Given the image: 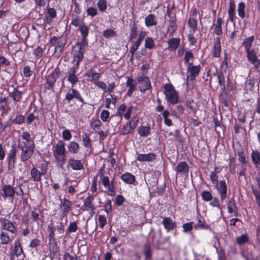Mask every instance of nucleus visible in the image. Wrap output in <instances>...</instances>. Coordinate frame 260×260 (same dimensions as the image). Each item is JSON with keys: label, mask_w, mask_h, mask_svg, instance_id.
I'll return each mask as SVG.
<instances>
[{"label": "nucleus", "mask_w": 260, "mask_h": 260, "mask_svg": "<svg viewBox=\"0 0 260 260\" xmlns=\"http://www.w3.org/2000/svg\"><path fill=\"white\" fill-rule=\"evenodd\" d=\"M254 39V36L245 38L242 43V46L244 48L249 62L254 66L257 72H260V59L257 57L256 51L252 48Z\"/></svg>", "instance_id": "f257e3e1"}, {"label": "nucleus", "mask_w": 260, "mask_h": 260, "mask_svg": "<svg viewBox=\"0 0 260 260\" xmlns=\"http://www.w3.org/2000/svg\"><path fill=\"white\" fill-rule=\"evenodd\" d=\"M66 152V150L64 143L62 140L58 141L55 146L53 154L55 162L57 167L60 169L63 168L67 161Z\"/></svg>", "instance_id": "f03ea898"}, {"label": "nucleus", "mask_w": 260, "mask_h": 260, "mask_svg": "<svg viewBox=\"0 0 260 260\" xmlns=\"http://www.w3.org/2000/svg\"><path fill=\"white\" fill-rule=\"evenodd\" d=\"M61 71L57 66L48 75L44 77V90H53L55 87L57 79L61 75Z\"/></svg>", "instance_id": "7ed1b4c3"}, {"label": "nucleus", "mask_w": 260, "mask_h": 260, "mask_svg": "<svg viewBox=\"0 0 260 260\" xmlns=\"http://www.w3.org/2000/svg\"><path fill=\"white\" fill-rule=\"evenodd\" d=\"M18 147L21 150L20 160L24 162L28 161L32 156L34 153L35 145L32 141L31 143L27 144L23 142L19 144Z\"/></svg>", "instance_id": "20e7f679"}, {"label": "nucleus", "mask_w": 260, "mask_h": 260, "mask_svg": "<svg viewBox=\"0 0 260 260\" xmlns=\"http://www.w3.org/2000/svg\"><path fill=\"white\" fill-rule=\"evenodd\" d=\"M164 93L168 104L174 105L178 103V93L171 83L164 85Z\"/></svg>", "instance_id": "39448f33"}, {"label": "nucleus", "mask_w": 260, "mask_h": 260, "mask_svg": "<svg viewBox=\"0 0 260 260\" xmlns=\"http://www.w3.org/2000/svg\"><path fill=\"white\" fill-rule=\"evenodd\" d=\"M139 122V118L137 116H134L131 120L122 125L119 131L120 136H126L133 134Z\"/></svg>", "instance_id": "423d86ee"}, {"label": "nucleus", "mask_w": 260, "mask_h": 260, "mask_svg": "<svg viewBox=\"0 0 260 260\" xmlns=\"http://www.w3.org/2000/svg\"><path fill=\"white\" fill-rule=\"evenodd\" d=\"M67 42V40L62 36H53L50 38L49 43L54 46V54L56 56L59 57L61 55Z\"/></svg>", "instance_id": "0eeeda50"}, {"label": "nucleus", "mask_w": 260, "mask_h": 260, "mask_svg": "<svg viewBox=\"0 0 260 260\" xmlns=\"http://www.w3.org/2000/svg\"><path fill=\"white\" fill-rule=\"evenodd\" d=\"M78 68L72 67L70 68L67 73L66 76L62 79V86H64V79L67 78V81L72 85L73 87L79 82V78L77 74V71Z\"/></svg>", "instance_id": "6e6552de"}, {"label": "nucleus", "mask_w": 260, "mask_h": 260, "mask_svg": "<svg viewBox=\"0 0 260 260\" xmlns=\"http://www.w3.org/2000/svg\"><path fill=\"white\" fill-rule=\"evenodd\" d=\"M187 67V80L189 82L196 81V77L199 75L201 70L200 64L194 65L193 63L189 64Z\"/></svg>", "instance_id": "1a4fd4ad"}, {"label": "nucleus", "mask_w": 260, "mask_h": 260, "mask_svg": "<svg viewBox=\"0 0 260 260\" xmlns=\"http://www.w3.org/2000/svg\"><path fill=\"white\" fill-rule=\"evenodd\" d=\"M48 164H42L41 170L40 171L36 167H33L30 170V175L31 179L34 181L37 182H41L42 180V175L46 174L47 171Z\"/></svg>", "instance_id": "9d476101"}, {"label": "nucleus", "mask_w": 260, "mask_h": 260, "mask_svg": "<svg viewBox=\"0 0 260 260\" xmlns=\"http://www.w3.org/2000/svg\"><path fill=\"white\" fill-rule=\"evenodd\" d=\"M17 150L14 145L12 146L7 156L8 169L9 173H13L16 163Z\"/></svg>", "instance_id": "9b49d317"}, {"label": "nucleus", "mask_w": 260, "mask_h": 260, "mask_svg": "<svg viewBox=\"0 0 260 260\" xmlns=\"http://www.w3.org/2000/svg\"><path fill=\"white\" fill-rule=\"evenodd\" d=\"M137 81L140 84L139 90L142 93H145L147 90H150L152 88L149 77L145 75L139 76L137 78Z\"/></svg>", "instance_id": "f8f14e48"}, {"label": "nucleus", "mask_w": 260, "mask_h": 260, "mask_svg": "<svg viewBox=\"0 0 260 260\" xmlns=\"http://www.w3.org/2000/svg\"><path fill=\"white\" fill-rule=\"evenodd\" d=\"M74 99H75L78 101L82 103L83 106L85 104L84 99L83 98L80 91L76 88L72 87L70 92H68L65 96L64 100L67 101L68 103H70Z\"/></svg>", "instance_id": "ddd939ff"}, {"label": "nucleus", "mask_w": 260, "mask_h": 260, "mask_svg": "<svg viewBox=\"0 0 260 260\" xmlns=\"http://www.w3.org/2000/svg\"><path fill=\"white\" fill-rule=\"evenodd\" d=\"M0 224L2 230L13 234L17 233V227L11 220L5 218H0Z\"/></svg>", "instance_id": "4468645a"}, {"label": "nucleus", "mask_w": 260, "mask_h": 260, "mask_svg": "<svg viewBox=\"0 0 260 260\" xmlns=\"http://www.w3.org/2000/svg\"><path fill=\"white\" fill-rule=\"evenodd\" d=\"M100 182L105 188L108 189L109 195L114 196L115 194V186L114 183V179L110 181L109 177L108 175L103 177L100 179Z\"/></svg>", "instance_id": "2eb2a0df"}, {"label": "nucleus", "mask_w": 260, "mask_h": 260, "mask_svg": "<svg viewBox=\"0 0 260 260\" xmlns=\"http://www.w3.org/2000/svg\"><path fill=\"white\" fill-rule=\"evenodd\" d=\"M24 254L23 249L20 240H15L13 247L11 248L10 252V257L13 258L14 256L19 257Z\"/></svg>", "instance_id": "dca6fc26"}, {"label": "nucleus", "mask_w": 260, "mask_h": 260, "mask_svg": "<svg viewBox=\"0 0 260 260\" xmlns=\"http://www.w3.org/2000/svg\"><path fill=\"white\" fill-rule=\"evenodd\" d=\"M93 200L94 196L92 194H89L84 200L83 204L81 208V210L83 211L89 210L91 213H93L96 209L93 203Z\"/></svg>", "instance_id": "f3484780"}, {"label": "nucleus", "mask_w": 260, "mask_h": 260, "mask_svg": "<svg viewBox=\"0 0 260 260\" xmlns=\"http://www.w3.org/2000/svg\"><path fill=\"white\" fill-rule=\"evenodd\" d=\"M72 203L69 200L63 198L60 200V209L62 213L61 218L67 217L72 209Z\"/></svg>", "instance_id": "a211bd4d"}, {"label": "nucleus", "mask_w": 260, "mask_h": 260, "mask_svg": "<svg viewBox=\"0 0 260 260\" xmlns=\"http://www.w3.org/2000/svg\"><path fill=\"white\" fill-rule=\"evenodd\" d=\"M57 17L56 11L53 8L48 7L44 14L43 22L45 24L50 25L54 19Z\"/></svg>", "instance_id": "6ab92c4d"}, {"label": "nucleus", "mask_w": 260, "mask_h": 260, "mask_svg": "<svg viewBox=\"0 0 260 260\" xmlns=\"http://www.w3.org/2000/svg\"><path fill=\"white\" fill-rule=\"evenodd\" d=\"M15 194V189L10 185L5 184L2 186L1 194L4 199H6L8 198H10L13 199Z\"/></svg>", "instance_id": "aec40b11"}, {"label": "nucleus", "mask_w": 260, "mask_h": 260, "mask_svg": "<svg viewBox=\"0 0 260 260\" xmlns=\"http://www.w3.org/2000/svg\"><path fill=\"white\" fill-rule=\"evenodd\" d=\"M221 52V46L220 43V38L217 37L216 42L214 44L211 51V54L213 57L219 58L220 56Z\"/></svg>", "instance_id": "412c9836"}, {"label": "nucleus", "mask_w": 260, "mask_h": 260, "mask_svg": "<svg viewBox=\"0 0 260 260\" xmlns=\"http://www.w3.org/2000/svg\"><path fill=\"white\" fill-rule=\"evenodd\" d=\"M220 196V200L223 201L227 197L228 187L225 180H221L217 188H216Z\"/></svg>", "instance_id": "4be33fe9"}, {"label": "nucleus", "mask_w": 260, "mask_h": 260, "mask_svg": "<svg viewBox=\"0 0 260 260\" xmlns=\"http://www.w3.org/2000/svg\"><path fill=\"white\" fill-rule=\"evenodd\" d=\"M12 86L13 87V90L9 92V96L11 98L14 102H20L22 99L23 92L18 89V85L15 87L12 85Z\"/></svg>", "instance_id": "5701e85b"}, {"label": "nucleus", "mask_w": 260, "mask_h": 260, "mask_svg": "<svg viewBox=\"0 0 260 260\" xmlns=\"http://www.w3.org/2000/svg\"><path fill=\"white\" fill-rule=\"evenodd\" d=\"M85 76L88 78L89 81L94 83L100 78L101 74L91 68L86 72Z\"/></svg>", "instance_id": "b1692460"}, {"label": "nucleus", "mask_w": 260, "mask_h": 260, "mask_svg": "<svg viewBox=\"0 0 260 260\" xmlns=\"http://www.w3.org/2000/svg\"><path fill=\"white\" fill-rule=\"evenodd\" d=\"M126 86L128 87L125 96L130 97L132 95L134 91L136 89L137 83L131 77H128L126 82Z\"/></svg>", "instance_id": "393cba45"}, {"label": "nucleus", "mask_w": 260, "mask_h": 260, "mask_svg": "<svg viewBox=\"0 0 260 260\" xmlns=\"http://www.w3.org/2000/svg\"><path fill=\"white\" fill-rule=\"evenodd\" d=\"M68 166L73 170L80 171L84 169L83 164L79 159L70 158L68 160Z\"/></svg>", "instance_id": "a878e982"}, {"label": "nucleus", "mask_w": 260, "mask_h": 260, "mask_svg": "<svg viewBox=\"0 0 260 260\" xmlns=\"http://www.w3.org/2000/svg\"><path fill=\"white\" fill-rule=\"evenodd\" d=\"M89 29L90 28L89 26L86 25L84 22L81 23V25L79 26V30L82 36L81 40H82L84 43H86V42H88L87 37L89 34Z\"/></svg>", "instance_id": "bb28decb"}, {"label": "nucleus", "mask_w": 260, "mask_h": 260, "mask_svg": "<svg viewBox=\"0 0 260 260\" xmlns=\"http://www.w3.org/2000/svg\"><path fill=\"white\" fill-rule=\"evenodd\" d=\"M156 159V155L154 153L140 154L137 157V160L140 162L153 161Z\"/></svg>", "instance_id": "cd10ccee"}, {"label": "nucleus", "mask_w": 260, "mask_h": 260, "mask_svg": "<svg viewBox=\"0 0 260 260\" xmlns=\"http://www.w3.org/2000/svg\"><path fill=\"white\" fill-rule=\"evenodd\" d=\"M162 224H163L165 229L167 232L173 230L176 228V222L169 217H166L164 218L162 221Z\"/></svg>", "instance_id": "c85d7f7f"}, {"label": "nucleus", "mask_w": 260, "mask_h": 260, "mask_svg": "<svg viewBox=\"0 0 260 260\" xmlns=\"http://www.w3.org/2000/svg\"><path fill=\"white\" fill-rule=\"evenodd\" d=\"M120 178L123 182L129 185H135L136 182L135 176L128 172L122 174Z\"/></svg>", "instance_id": "c756f323"}, {"label": "nucleus", "mask_w": 260, "mask_h": 260, "mask_svg": "<svg viewBox=\"0 0 260 260\" xmlns=\"http://www.w3.org/2000/svg\"><path fill=\"white\" fill-rule=\"evenodd\" d=\"M47 230L49 232L48 234V239H49V244L50 246L51 245L54 244L55 246L56 245V239L55 238V229L54 228L53 224L52 223H50L47 226Z\"/></svg>", "instance_id": "7c9ffc66"}, {"label": "nucleus", "mask_w": 260, "mask_h": 260, "mask_svg": "<svg viewBox=\"0 0 260 260\" xmlns=\"http://www.w3.org/2000/svg\"><path fill=\"white\" fill-rule=\"evenodd\" d=\"M228 212L230 214L234 213L236 217L238 216V211L236 203L234 197L231 198L228 204Z\"/></svg>", "instance_id": "2f4dec72"}, {"label": "nucleus", "mask_w": 260, "mask_h": 260, "mask_svg": "<svg viewBox=\"0 0 260 260\" xmlns=\"http://www.w3.org/2000/svg\"><path fill=\"white\" fill-rule=\"evenodd\" d=\"M236 5L233 0L229 2V7L228 11V20L231 22H234L236 14Z\"/></svg>", "instance_id": "473e14b6"}, {"label": "nucleus", "mask_w": 260, "mask_h": 260, "mask_svg": "<svg viewBox=\"0 0 260 260\" xmlns=\"http://www.w3.org/2000/svg\"><path fill=\"white\" fill-rule=\"evenodd\" d=\"M175 171L181 175L187 174L189 171V167L185 161L179 162L175 169Z\"/></svg>", "instance_id": "72a5a7b5"}, {"label": "nucleus", "mask_w": 260, "mask_h": 260, "mask_svg": "<svg viewBox=\"0 0 260 260\" xmlns=\"http://www.w3.org/2000/svg\"><path fill=\"white\" fill-rule=\"evenodd\" d=\"M223 23V19L221 17H218L216 23H214L212 27H214V34L217 36H220L222 34V24Z\"/></svg>", "instance_id": "f704fd0d"}, {"label": "nucleus", "mask_w": 260, "mask_h": 260, "mask_svg": "<svg viewBox=\"0 0 260 260\" xmlns=\"http://www.w3.org/2000/svg\"><path fill=\"white\" fill-rule=\"evenodd\" d=\"M138 28L137 24L134 23L130 28V32L128 37L129 42L132 43L134 42V40L138 36Z\"/></svg>", "instance_id": "c9c22d12"}, {"label": "nucleus", "mask_w": 260, "mask_h": 260, "mask_svg": "<svg viewBox=\"0 0 260 260\" xmlns=\"http://www.w3.org/2000/svg\"><path fill=\"white\" fill-rule=\"evenodd\" d=\"M67 147L69 152L72 154H78L79 152L80 145L77 142L74 141L70 142Z\"/></svg>", "instance_id": "e433bc0d"}, {"label": "nucleus", "mask_w": 260, "mask_h": 260, "mask_svg": "<svg viewBox=\"0 0 260 260\" xmlns=\"http://www.w3.org/2000/svg\"><path fill=\"white\" fill-rule=\"evenodd\" d=\"M145 24L147 27L156 25L157 24V20L155 15L150 14L146 16L145 18Z\"/></svg>", "instance_id": "4c0bfd02"}, {"label": "nucleus", "mask_w": 260, "mask_h": 260, "mask_svg": "<svg viewBox=\"0 0 260 260\" xmlns=\"http://www.w3.org/2000/svg\"><path fill=\"white\" fill-rule=\"evenodd\" d=\"M168 49L170 51H174L178 47L180 44V39L179 38H173L169 39L168 42Z\"/></svg>", "instance_id": "58836bf2"}, {"label": "nucleus", "mask_w": 260, "mask_h": 260, "mask_svg": "<svg viewBox=\"0 0 260 260\" xmlns=\"http://www.w3.org/2000/svg\"><path fill=\"white\" fill-rule=\"evenodd\" d=\"M169 24L167 27V32L170 37H172L177 29L176 20H169Z\"/></svg>", "instance_id": "ea45409f"}, {"label": "nucleus", "mask_w": 260, "mask_h": 260, "mask_svg": "<svg viewBox=\"0 0 260 260\" xmlns=\"http://www.w3.org/2000/svg\"><path fill=\"white\" fill-rule=\"evenodd\" d=\"M213 75L217 77L218 84L221 86L223 87V89H225V86L224 85L225 83V78L223 74V73L222 71H216V73L213 74Z\"/></svg>", "instance_id": "a19ab883"}, {"label": "nucleus", "mask_w": 260, "mask_h": 260, "mask_svg": "<svg viewBox=\"0 0 260 260\" xmlns=\"http://www.w3.org/2000/svg\"><path fill=\"white\" fill-rule=\"evenodd\" d=\"M251 160L256 167H260V152L258 150H252L251 154Z\"/></svg>", "instance_id": "79ce46f5"}, {"label": "nucleus", "mask_w": 260, "mask_h": 260, "mask_svg": "<svg viewBox=\"0 0 260 260\" xmlns=\"http://www.w3.org/2000/svg\"><path fill=\"white\" fill-rule=\"evenodd\" d=\"M139 135L143 137H146L151 134V127L148 126H140L138 129Z\"/></svg>", "instance_id": "37998d69"}, {"label": "nucleus", "mask_w": 260, "mask_h": 260, "mask_svg": "<svg viewBox=\"0 0 260 260\" xmlns=\"http://www.w3.org/2000/svg\"><path fill=\"white\" fill-rule=\"evenodd\" d=\"M230 60V58L228 57V53L224 52L223 59L221 61L220 64V69L221 70H223L224 72H226V71L228 69Z\"/></svg>", "instance_id": "c03bdc74"}, {"label": "nucleus", "mask_w": 260, "mask_h": 260, "mask_svg": "<svg viewBox=\"0 0 260 260\" xmlns=\"http://www.w3.org/2000/svg\"><path fill=\"white\" fill-rule=\"evenodd\" d=\"M194 59V55L191 51H186L185 52L184 57L183 58L185 64L188 66L189 64L193 63L192 62Z\"/></svg>", "instance_id": "a18cd8bd"}, {"label": "nucleus", "mask_w": 260, "mask_h": 260, "mask_svg": "<svg viewBox=\"0 0 260 260\" xmlns=\"http://www.w3.org/2000/svg\"><path fill=\"white\" fill-rule=\"evenodd\" d=\"M144 254L146 260H150L152 257V251L150 244L146 242L144 245Z\"/></svg>", "instance_id": "49530a36"}, {"label": "nucleus", "mask_w": 260, "mask_h": 260, "mask_svg": "<svg viewBox=\"0 0 260 260\" xmlns=\"http://www.w3.org/2000/svg\"><path fill=\"white\" fill-rule=\"evenodd\" d=\"M82 138L84 146L86 148L91 149L92 148L91 140L89 136L86 133H83Z\"/></svg>", "instance_id": "de8ad7c7"}, {"label": "nucleus", "mask_w": 260, "mask_h": 260, "mask_svg": "<svg viewBox=\"0 0 260 260\" xmlns=\"http://www.w3.org/2000/svg\"><path fill=\"white\" fill-rule=\"evenodd\" d=\"M84 57V54L75 51L73 54V62H75V64L73 67L78 68L80 63L82 61Z\"/></svg>", "instance_id": "09e8293b"}, {"label": "nucleus", "mask_w": 260, "mask_h": 260, "mask_svg": "<svg viewBox=\"0 0 260 260\" xmlns=\"http://www.w3.org/2000/svg\"><path fill=\"white\" fill-rule=\"evenodd\" d=\"M175 8L174 5H173L171 7L168 6L167 8V15L170 18L169 20H177Z\"/></svg>", "instance_id": "8fccbe9b"}, {"label": "nucleus", "mask_w": 260, "mask_h": 260, "mask_svg": "<svg viewBox=\"0 0 260 260\" xmlns=\"http://www.w3.org/2000/svg\"><path fill=\"white\" fill-rule=\"evenodd\" d=\"M188 24L191 29L190 32L193 33L198 29L197 20L195 18L189 17L188 20Z\"/></svg>", "instance_id": "3c124183"}, {"label": "nucleus", "mask_w": 260, "mask_h": 260, "mask_svg": "<svg viewBox=\"0 0 260 260\" xmlns=\"http://www.w3.org/2000/svg\"><path fill=\"white\" fill-rule=\"evenodd\" d=\"M1 243L3 245L8 244L11 240L10 236L8 233L2 232L0 234Z\"/></svg>", "instance_id": "603ef678"}, {"label": "nucleus", "mask_w": 260, "mask_h": 260, "mask_svg": "<svg viewBox=\"0 0 260 260\" xmlns=\"http://www.w3.org/2000/svg\"><path fill=\"white\" fill-rule=\"evenodd\" d=\"M88 44V42H86V43L83 42L82 40H81L80 42H77L76 43V46L77 49L75 51L84 54L85 51V47L87 46Z\"/></svg>", "instance_id": "864d4df0"}, {"label": "nucleus", "mask_w": 260, "mask_h": 260, "mask_svg": "<svg viewBox=\"0 0 260 260\" xmlns=\"http://www.w3.org/2000/svg\"><path fill=\"white\" fill-rule=\"evenodd\" d=\"M194 228L196 229L200 228L204 230H208L209 229V225L206 223L204 219H200L198 220V222L194 225Z\"/></svg>", "instance_id": "5fc2aeb1"}, {"label": "nucleus", "mask_w": 260, "mask_h": 260, "mask_svg": "<svg viewBox=\"0 0 260 260\" xmlns=\"http://www.w3.org/2000/svg\"><path fill=\"white\" fill-rule=\"evenodd\" d=\"M245 4L244 2H240L238 5V16L243 19L245 17Z\"/></svg>", "instance_id": "6e6d98bb"}, {"label": "nucleus", "mask_w": 260, "mask_h": 260, "mask_svg": "<svg viewBox=\"0 0 260 260\" xmlns=\"http://www.w3.org/2000/svg\"><path fill=\"white\" fill-rule=\"evenodd\" d=\"M145 47L148 49H151L155 46V43L152 38L150 37H147L145 39Z\"/></svg>", "instance_id": "4d7b16f0"}, {"label": "nucleus", "mask_w": 260, "mask_h": 260, "mask_svg": "<svg viewBox=\"0 0 260 260\" xmlns=\"http://www.w3.org/2000/svg\"><path fill=\"white\" fill-rule=\"evenodd\" d=\"M116 35V31L111 28L105 30L103 34V37L107 39L115 37Z\"/></svg>", "instance_id": "13d9d810"}, {"label": "nucleus", "mask_w": 260, "mask_h": 260, "mask_svg": "<svg viewBox=\"0 0 260 260\" xmlns=\"http://www.w3.org/2000/svg\"><path fill=\"white\" fill-rule=\"evenodd\" d=\"M55 231H57V233L59 234H62L65 231V225L62 222V219L60 221L57 222L56 226H54Z\"/></svg>", "instance_id": "bf43d9fd"}, {"label": "nucleus", "mask_w": 260, "mask_h": 260, "mask_svg": "<svg viewBox=\"0 0 260 260\" xmlns=\"http://www.w3.org/2000/svg\"><path fill=\"white\" fill-rule=\"evenodd\" d=\"M45 48H42L41 46H38L34 49L33 54L35 57L38 59L41 58L43 56V53Z\"/></svg>", "instance_id": "052dcab7"}, {"label": "nucleus", "mask_w": 260, "mask_h": 260, "mask_svg": "<svg viewBox=\"0 0 260 260\" xmlns=\"http://www.w3.org/2000/svg\"><path fill=\"white\" fill-rule=\"evenodd\" d=\"M201 196L202 200L205 202L211 201L213 199L212 194L209 191L204 190L202 191Z\"/></svg>", "instance_id": "680f3d73"}, {"label": "nucleus", "mask_w": 260, "mask_h": 260, "mask_svg": "<svg viewBox=\"0 0 260 260\" xmlns=\"http://www.w3.org/2000/svg\"><path fill=\"white\" fill-rule=\"evenodd\" d=\"M25 117L24 116L19 114L17 115L14 119L11 121L12 124L21 125L24 122Z\"/></svg>", "instance_id": "e2e57ef3"}, {"label": "nucleus", "mask_w": 260, "mask_h": 260, "mask_svg": "<svg viewBox=\"0 0 260 260\" xmlns=\"http://www.w3.org/2000/svg\"><path fill=\"white\" fill-rule=\"evenodd\" d=\"M23 75L26 78H29L33 74L34 70L31 69L29 66H24L22 70Z\"/></svg>", "instance_id": "0e129e2a"}, {"label": "nucleus", "mask_w": 260, "mask_h": 260, "mask_svg": "<svg viewBox=\"0 0 260 260\" xmlns=\"http://www.w3.org/2000/svg\"><path fill=\"white\" fill-rule=\"evenodd\" d=\"M8 51L10 54L11 51H14L15 52H18L20 50V47L18 46V44L16 43L9 42L7 44Z\"/></svg>", "instance_id": "69168bd1"}, {"label": "nucleus", "mask_w": 260, "mask_h": 260, "mask_svg": "<svg viewBox=\"0 0 260 260\" xmlns=\"http://www.w3.org/2000/svg\"><path fill=\"white\" fill-rule=\"evenodd\" d=\"M237 155L239 157V160L243 165L247 164L248 160L244 155V151L242 149L237 151Z\"/></svg>", "instance_id": "338daca9"}, {"label": "nucleus", "mask_w": 260, "mask_h": 260, "mask_svg": "<svg viewBox=\"0 0 260 260\" xmlns=\"http://www.w3.org/2000/svg\"><path fill=\"white\" fill-rule=\"evenodd\" d=\"M78 230V225L76 221H73L70 223L67 228V232L68 234L75 233Z\"/></svg>", "instance_id": "774afa93"}]
</instances>
